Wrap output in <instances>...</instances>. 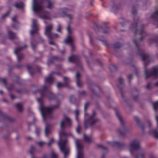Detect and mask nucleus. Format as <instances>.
Returning <instances> with one entry per match:
<instances>
[{
    "label": "nucleus",
    "instance_id": "1",
    "mask_svg": "<svg viewBox=\"0 0 158 158\" xmlns=\"http://www.w3.org/2000/svg\"><path fill=\"white\" fill-rule=\"evenodd\" d=\"M71 124V120L69 118L66 116L64 117L60 123V130L59 132L60 140L58 143V144L60 146L61 151L64 154V158H65L69 154V148L66 145L67 143V140H65L63 141H61V136L63 135H67L64 130L65 125L70 126Z\"/></svg>",
    "mask_w": 158,
    "mask_h": 158
},
{
    "label": "nucleus",
    "instance_id": "2",
    "mask_svg": "<svg viewBox=\"0 0 158 158\" xmlns=\"http://www.w3.org/2000/svg\"><path fill=\"white\" fill-rule=\"evenodd\" d=\"M59 107V105H57L52 107H48L41 106L40 110L44 119L46 118H52V112L54 109Z\"/></svg>",
    "mask_w": 158,
    "mask_h": 158
},
{
    "label": "nucleus",
    "instance_id": "3",
    "mask_svg": "<svg viewBox=\"0 0 158 158\" xmlns=\"http://www.w3.org/2000/svg\"><path fill=\"white\" fill-rule=\"evenodd\" d=\"M116 114L121 123L122 124L121 128L118 129L117 130V132L120 134L123 135L124 133L130 131V129L127 126L123 125L124 121L120 114L118 113H117Z\"/></svg>",
    "mask_w": 158,
    "mask_h": 158
},
{
    "label": "nucleus",
    "instance_id": "4",
    "mask_svg": "<svg viewBox=\"0 0 158 158\" xmlns=\"http://www.w3.org/2000/svg\"><path fill=\"white\" fill-rule=\"evenodd\" d=\"M96 114L95 111H93L92 115L90 116L89 119L85 121V127L86 128L94 125L95 123L99 122V120L94 118V116Z\"/></svg>",
    "mask_w": 158,
    "mask_h": 158
},
{
    "label": "nucleus",
    "instance_id": "5",
    "mask_svg": "<svg viewBox=\"0 0 158 158\" xmlns=\"http://www.w3.org/2000/svg\"><path fill=\"white\" fill-rule=\"evenodd\" d=\"M145 77L148 78L151 76L156 77L158 76V67H155L153 68L151 71H149L147 69L144 70Z\"/></svg>",
    "mask_w": 158,
    "mask_h": 158
},
{
    "label": "nucleus",
    "instance_id": "6",
    "mask_svg": "<svg viewBox=\"0 0 158 158\" xmlns=\"http://www.w3.org/2000/svg\"><path fill=\"white\" fill-rule=\"evenodd\" d=\"M76 144L77 150V158H84L83 148L81 144V141L76 140Z\"/></svg>",
    "mask_w": 158,
    "mask_h": 158
},
{
    "label": "nucleus",
    "instance_id": "7",
    "mask_svg": "<svg viewBox=\"0 0 158 158\" xmlns=\"http://www.w3.org/2000/svg\"><path fill=\"white\" fill-rule=\"evenodd\" d=\"M43 2V0H40L37 1V0H33L32 8L35 12H39L43 8L42 5Z\"/></svg>",
    "mask_w": 158,
    "mask_h": 158
},
{
    "label": "nucleus",
    "instance_id": "8",
    "mask_svg": "<svg viewBox=\"0 0 158 158\" xmlns=\"http://www.w3.org/2000/svg\"><path fill=\"white\" fill-rule=\"evenodd\" d=\"M67 30L68 32V36L67 38L65 40L64 42L65 43L72 44L74 41V38L70 35L72 33L73 30L70 28L69 25L68 26Z\"/></svg>",
    "mask_w": 158,
    "mask_h": 158
},
{
    "label": "nucleus",
    "instance_id": "9",
    "mask_svg": "<svg viewBox=\"0 0 158 158\" xmlns=\"http://www.w3.org/2000/svg\"><path fill=\"white\" fill-rule=\"evenodd\" d=\"M140 148V146L139 141L138 140H134L131 143L129 148L130 152L132 153V151L138 150Z\"/></svg>",
    "mask_w": 158,
    "mask_h": 158
},
{
    "label": "nucleus",
    "instance_id": "10",
    "mask_svg": "<svg viewBox=\"0 0 158 158\" xmlns=\"http://www.w3.org/2000/svg\"><path fill=\"white\" fill-rule=\"evenodd\" d=\"M53 28V25L50 24L46 26L45 34L48 38H51L52 37V30Z\"/></svg>",
    "mask_w": 158,
    "mask_h": 158
},
{
    "label": "nucleus",
    "instance_id": "11",
    "mask_svg": "<svg viewBox=\"0 0 158 158\" xmlns=\"http://www.w3.org/2000/svg\"><path fill=\"white\" fill-rule=\"evenodd\" d=\"M27 47V45L26 44H24L23 47H19L15 50V53L17 55L18 60V61H20L21 60L23 59L24 56L22 54L18 55V54L20 51L26 48Z\"/></svg>",
    "mask_w": 158,
    "mask_h": 158
},
{
    "label": "nucleus",
    "instance_id": "12",
    "mask_svg": "<svg viewBox=\"0 0 158 158\" xmlns=\"http://www.w3.org/2000/svg\"><path fill=\"white\" fill-rule=\"evenodd\" d=\"M37 21L33 19L32 21V30L31 31V34L33 35L36 33L38 30V25Z\"/></svg>",
    "mask_w": 158,
    "mask_h": 158
},
{
    "label": "nucleus",
    "instance_id": "13",
    "mask_svg": "<svg viewBox=\"0 0 158 158\" xmlns=\"http://www.w3.org/2000/svg\"><path fill=\"white\" fill-rule=\"evenodd\" d=\"M64 83L58 82L57 85L58 88H60L63 87L65 86H68V82L69 79L67 77H64Z\"/></svg>",
    "mask_w": 158,
    "mask_h": 158
},
{
    "label": "nucleus",
    "instance_id": "14",
    "mask_svg": "<svg viewBox=\"0 0 158 158\" xmlns=\"http://www.w3.org/2000/svg\"><path fill=\"white\" fill-rule=\"evenodd\" d=\"M81 76L80 74L78 72H77L76 75V82L77 86L79 87H81L83 85L81 81Z\"/></svg>",
    "mask_w": 158,
    "mask_h": 158
},
{
    "label": "nucleus",
    "instance_id": "15",
    "mask_svg": "<svg viewBox=\"0 0 158 158\" xmlns=\"http://www.w3.org/2000/svg\"><path fill=\"white\" fill-rule=\"evenodd\" d=\"M6 120L10 121L11 119L6 114L3 113L1 110H0V120Z\"/></svg>",
    "mask_w": 158,
    "mask_h": 158
},
{
    "label": "nucleus",
    "instance_id": "16",
    "mask_svg": "<svg viewBox=\"0 0 158 158\" xmlns=\"http://www.w3.org/2000/svg\"><path fill=\"white\" fill-rule=\"evenodd\" d=\"M51 126V125L46 124L45 129V133L46 135H48L51 133V130L50 128Z\"/></svg>",
    "mask_w": 158,
    "mask_h": 158
},
{
    "label": "nucleus",
    "instance_id": "17",
    "mask_svg": "<svg viewBox=\"0 0 158 158\" xmlns=\"http://www.w3.org/2000/svg\"><path fill=\"white\" fill-rule=\"evenodd\" d=\"M146 154V152L143 149H142L140 153L136 156L135 158H145Z\"/></svg>",
    "mask_w": 158,
    "mask_h": 158
},
{
    "label": "nucleus",
    "instance_id": "18",
    "mask_svg": "<svg viewBox=\"0 0 158 158\" xmlns=\"http://www.w3.org/2000/svg\"><path fill=\"white\" fill-rule=\"evenodd\" d=\"M84 137L85 141L88 143H91L93 141L92 138L91 137L89 136L84 134Z\"/></svg>",
    "mask_w": 158,
    "mask_h": 158
},
{
    "label": "nucleus",
    "instance_id": "19",
    "mask_svg": "<svg viewBox=\"0 0 158 158\" xmlns=\"http://www.w3.org/2000/svg\"><path fill=\"white\" fill-rule=\"evenodd\" d=\"M150 134L154 135L155 137L157 138H158V133L156 130L154 129H151L149 131Z\"/></svg>",
    "mask_w": 158,
    "mask_h": 158
},
{
    "label": "nucleus",
    "instance_id": "20",
    "mask_svg": "<svg viewBox=\"0 0 158 158\" xmlns=\"http://www.w3.org/2000/svg\"><path fill=\"white\" fill-rule=\"evenodd\" d=\"M52 74H51L49 76L45 79V81L46 83H51L53 81V78Z\"/></svg>",
    "mask_w": 158,
    "mask_h": 158
},
{
    "label": "nucleus",
    "instance_id": "21",
    "mask_svg": "<svg viewBox=\"0 0 158 158\" xmlns=\"http://www.w3.org/2000/svg\"><path fill=\"white\" fill-rule=\"evenodd\" d=\"M134 119L135 121L136 122L137 124L138 125L139 127L143 129V125L142 124H140L139 123L140 120L138 118L136 117H134Z\"/></svg>",
    "mask_w": 158,
    "mask_h": 158
},
{
    "label": "nucleus",
    "instance_id": "22",
    "mask_svg": "<svg viewBox=\"0 0 158 158\" xmlns=\"http://www.w3.org/2000/svg\"><path fill=\"white\" fill-rule=\"evenodd\" d=\"M78 59V57L76 56H72L69 57V60L70 62H73L76 61Z\"/></svg>",
    "mask_w": 158,
    "mask_h": 158
},
{
    "label": "nucleus",
    "instance_id": "23",
    "mask_svg": "<svg viewBox=\"0 0 158 158\" xmlns=\"http://www.w3.org/2000/svg\"><path fill=\"white\" fill-rule=\"evenodd\" d=\"M14 6L17 8H23L24 5L22 2H16Z\"/></svg>",
    "mask_w": 158,
    "mask_h": 158
},
{
    "label": "nucleus",
    "instance_id": "24",
    "mask_svg": "<svg viewBox=\"0 0 158 158\" xmlns=\"http://www.w3.org/2000/svg\"><path fill=\"white\" fill-rule=\"evenodd\" d=\"M15 106L19 111H21L23 109V107L22 105L20 103H16Z\"/></svg>",
    "mask_w": 158,
    "mask_h": 158
},
{
    "label": "nucleus",
    "instance_id": "25",
    "mask_svg": "<svg viewBox=\"0 0 158 158\" xmlns=\"http://www.w3.org/2000/svg\"><path fill=\"white\" fill-rule=\"evenodd\" d=\"M8 36L9 38L11 39H14L16 38L15 34L11 31L8 32Z\"/></svg>",
    "mask_w": 158,
    "mask_h": 158
},
{
    "label": "nucleus",
    "instance_id": "26",
    "mask_svg": "<svg viewBox=\"0 0 158 158\" xmlns=\"http://www.w3.org/2000/svg\"><path fill=\"white\" fill-rule=\"evenodd\" d=\"M141 55L142 56V59L143 61L147 60L149 59V56L147 54L143 53L142 54H141Z\"/></svg>",
    "mask_w": 158,
    "mask_h": 158
},
{
    "label": "nucleus",
    "instance_id": "27",
    "mask_svg": "<svg viewBox=\"0 0 158 158\" xmlns=\"http://www.w3.org/2000/svg\"><path fill=\"white\" fill-rule=\"evenodd\" d=\"M152 105L154 110H156L158 109V101L153 103Z\"/></svg>",
    "mask_w": 158,
    "mask_h": 158
},
{
    "label": "nucleus",
    "instance_id": "28",
    "mask_svg": "<svg viewBox=\"0 0 158 158\" xmlns=\"http://www.w3.org/2000/svg\"><path fill=\"white\" fill-rule=\"evenodd\" d=\"M121 47L120 45L118 43H115L112 45V48L114 49H116Z\"/></svg>",
    "mask_w": 158,
    "mask_h": 158
},
{
    "label": "nucleus",
    "instance_id": "29",
    "mask_svg": "<svg viewBox=\"0 0 158 158\" xmlns=\"http://www.w3.org/2000/svg\"><path fill=\"white\" fill-rule=\"evenodd\" d=\"M51 158H58V155L54 152H52L51 154Z\"/></svg>",
    "mask_w": 158,
    "mask_h": 158
},
{
    "label": "nucleus",
    "instance_id": "30",
    "mask_svg": "<svg viewBox=\"0 0 158 158\" xmlns=\"http://www.w3.org/2000/svg\"><path fill=\"white\" fill-rule=\"evenodd\" d=\"M35 151V148L33 147L32 146L31 148V149L29 151L30 153L32 155H33Z\"/></svg>",
    "mask_w": 158,
    "mask_h": 158
},
{
    "label": "nucleus",
    "instance_id": "31",
    "mask_svg": "<svg viewBox=\"0 0 158 158\" xmlns=\"http://www.w3.org/2000/svg\"><path fill=\"white\" fill-rule=\"evenodd\" d=\"M152 17L154 18H156L157 21L158 22V10L152 15Z\"/></svg>",
    "mask_w": 158,
    "mask_h": 158
},
{
    "label": "nucleus",
    "instance_id": "32",
    "mask_svg": "<svg viewBox=\"0 0 158 158\" xmlns=\"http://www.w3.org/2000/svg\"><path fill=\"white\" fill-rule=\"evenodd\" d=\"M27 69L28 71H29L31 74L33 75V73L32 72V71L33 70L32 68L30 66H27Z\"/></svg>",
    "mask_w": 158,
    "mask_h": 158
},
{
    "label": "nucleus",
    "instance_id": "33",
    "mask_svg": "<svg viewBox=\"0 0 158 158\" xmlns=\"http://www.w3.org/2000/svg\"><path fill=\"white\" fill-rule=\"evenodd\" d=\"M89 106V103H86L85 104V115H86L87 114V113H86V110L87 109V108Z\"/></svg>",
    "mask_w": 158,
    "mask_h": 158
},
{
    "label": "nucleus",
    "instance_id": "34",
    "mask_svg": "<svg viewBox=\"0 0 158 158\" xmlns=\"http://www.w3.org/2000/svg\"><path fill=\"white\" fill-rule=\"evenodd\" d=\"M110 70L112 71H114L116 70V66L114 65H111L110 67Z\"/></svg>",
    "mask_w": 158,
    "mask_h": 158
},
{
    "label": "nucleus",
    "instance_id": "35",
    "mask_svg": "<svg viewBox=\"0 0 158 158\" xmlns=\"http://www.w3.org/2000/svg\"><path fill=\"white\" fill-rule=\"evenodd\" d=\"M75 114L76 115V118L77 120L78 121V116L79 114V111L78 110H77L75 111Z\"/></svg>",
    "mask_w": 158,
    "mask_h": 158
},
{
    "label": "nucleus",
    "instance_id": "36",
    "mask_svg": "<svg viewBox=\"0 0 158 158\" xmlns=\"http://www.w3.org/2000/svg\"><path fill=\"white\" fill-rule=\"evenodd\" d=\"M54 142V139H51L49 141L47 145L48 146L50 147L51 144L53 143Z\"/></svg>",
    "mask_w": 158,
    "mask_h": 158
},
{
    "label": "nucleus",
    "instance_id": "37",
    "mask_svg": "<svg viewBox=\"0 0 158 158\" xmlns=\"http://www.w3.org/2000/svg\"><path fill=\"white\" fill-rule=\"evenodd\" d=\"M52 37L51 38H49L50 40L52 39L55 38H57L58 36V35L57 34H53L52 33Z\"/></svg>",
    "mask_w": 158,
    "mask_h": 158
},
{
    "label": "nucleus",
    "instance_id": "38",
    "mask_svg": "<svg viewBox=\"0 0 158 158\" xmlns=\"http://www.w3.org/2000/svg\"><path fill=\"white\" fill-rule=\"evenodd\" d=\"M47 89V87L45 85H44L43 86V89L42 90V91H41V95L42 96H44V94L43 93V91L44 90H46Z\"/></svg>",
    "mask_w": 158,
    "mask_h": 158
},
{
    "label": "nucleus",
    "instance_id": "39",
    "mask_svg": "<svg viewBox=\"0 0 158 158\" xmlns=\"http://www.w3.org/2000/svg\"><path fill=\"white\" fill-rule=\"evenodd\" d=\"M145 127L147 126L149 127H150L151 126V123L149 121H148L145 123Z\"/></svg>",
    "mask_w": 158,
    "mask_h": 158
},
{
    "label": "nucleus",
    "instance_id": "40",
    "mask_svg": "<svg viewBox=\"0 0 158 158\" xmlns=\"http://www.w3.org/2000/svg\"><path fill=\"white\" fill-rule=\"evenodd\" d=\"M0 82L1 83L2 82L4 85H5L6 83V80L5 79L1 78Z\"/></svg>",
    "mask_w": 158,
    "mask_h": 158
},
{
    "label": "nucleus",
    "instance_id": "41",
    "mask_svg": "<svg viewBox=\"0 0 158 158\" xmlns=\"http://www.w3.org/2000/svg\"><path fill=\"white\" fill-rule=\"evenodd\" d=\"M119 81L120 84H123L124 83V80L122 78H120L119 79Z\"/></svg>",
    "mask_w": 158,
    "mask_h": 158
},
{
    "label": "nucleus",
    "instance_id": "42",
    "mask_svg": "<svg viewBox=\"0 0 158 158\" xmlns=\"http://www.w3.org/2000/svg\"><path fill=\"white\" fill-rule=\"evenodd\" d=\"M99 39L101 40V41H102L103 43V44L106 46L108 47V44L107 42V41L104 40H102L100 39Z\"/></svg>",
    "mask_w": 158,
    "mask_h": 158
},
{
    "label": "nucleus",
    "instance_id": "43",
    "mask_svg": "<svg viewBox=\"0 0 158 158\" xmlns=\"http://www.w3.org/2000/svg\"><path fill=\"white\" fill-rule=\"evenodd\" d=\"M61 26L59 24L58 26V28L57 29V31L58 32H61Z\"/></svg>",
    "mask_w": 158,
    "mask_h": 158
},
{
    "label": "nucleus",
    "instance_id": "44",
    "mask_svg": "<svg viewBox=\"0 0 158 158\" xmlns=\"http://www.w3.org/2000/svg\"><path fill=\"white\" fill-rule=\"evenodd\" d=\"M81 126L79 125H78L77 126V129H76L78 133H80V131L81 130Z\"/></svg>",
    "mask_w": 158,
    "mask_h": 158
},
{
    "label": "nucleus",
    "instance_id": "45",
    "mask_svg": "<svg viewBox=\"0 0 158 158\" xmlns=\"http://www.w3.org/2000/svg\"><path fill=\"white\" fill-rule=\"evenodd\" d=\"M38 144L41 147L44 144V143L43 142H38Z\"/></svg>",
    "mask_w": 158,
    "mask_h": 158
},
{
    "label": "nucleus",
    "instance_id": "46",
    "mask_svg": "<svg viewBox=\"0 0 158 158\" xmlns=\"http://www.w3.org/2000/svg\"><path fill=\"white\" fill-rule=\"evenodd\" d=\"M17 17L16 16H14L12 18V20L14 22H16V19H17Z\"/></svg>",
    "mask_w": 158,
    "mask_h": 158
},
{
    "label": "nucleus",
    "instance_id": "47",
    "mask_svg": "<svg viewBox=\"0 0 158 158\" xmlns=\"http://www.w3.org/2000/svg\"><path fill=\"white\" fill-rule=\"evenodd\" d=\"M67 16L70 19H72L73 17V15H67Z\"/></svg>",
    "mask_w": 158,
    "mask_h": 158
},
{
    "label": "nucleus",
    "instance_id": "48",
    "mask_svg": "<svg viewBox=\"0 0 158 158\" xmlns=\"http://www.w3.org/2000/svg\"><path fill=\"white\" fill-rule=\"evenodd\" d=\"M8 14H9L8 13H6L5 14H4V15H3L2 16V19L5 18L8 15Z\"/></svg>",
    "mask_w": 158,
    "mask_h": 158
},
{
    "label": "nucleus",
    "instance_id": "49",
    "mask_svg": "<svg viewBox=\"0 0 158 158\" xmlns=\"http://www.w3.org/2000/svg\"><path fill=\"white\" fill-rule=\"evenodd\" d=\"M34 41L33 42H32L31 43V44L32 45V48L34 49L35 48V47L36 46L34 44Z\"/></svg>",
    "mask_w": 158,
    "mask_h": 158
},
{
    "label": "nucleus",
    "instance_id": "50",
    "mask_svg": "<svg viewBox=\"0 0 158 158\" xmlns=\"http://www.w3.org/2000/svg\"><path fill=\"white\" fill-rule=\"evenodd\" d=\"M10 97L12 99H15L16 98L15 96L14 95H13L12 94H10Z\"/></svg>",
    "mask_w": 158,
    "mask_h": 158
},
{
    "label": "nucleus",
    "instance_id": "51",
    "mask_svg": "<svg viewBox=\"0 0 158 158\" xmlns=\"http://www.w3.org/2000/svg\"><path fill=\"white\" fill-rule=\"evenodd\" d=\"M151 86V85L150 83H148L147 86V88L148 89H149Z\"/></svg>",
    "mask_w": 158,
    "mask_h": 158
},
{
    "label": "nucleus",
    "instance_id": "52",
    "mask_svg": "<svg viewBox=\"0 0 158 158\" xmlns=\"http://www.w3.org/2000/svg\"><path fill=\"white\" fill-rule=\"evenodd\" d=\"M50 96H52V97H50L49 96H48V98H49V99H52L54 97V95H53V94H52V93L50 94Z\"/></svg>",
    "mask_w": 158,
    "mask_h": 158
},
{
    "label": "nucleus",
    "instance_id": "53",
    "mask_svg": "<svg viewBox=\"0 0 158 158\" xmlns=\"http://www.w3.org/2000/svg\"><path fill=\"white\" fill-rule=\"evenodd\" d=\"M115 144L118 147H120V143L118 142H114Z\"/></svg>",
    "mask_w": 158,
    "mask_h": 158
},
{
    "label": "nucleus",
    "instance_id": "54",
    "mask_svg": "<svg viewBox=\"0 0 158 158\" xmlns=\"http://www.w3.org/2000/svg\"><path fill=\"white\" fill-rule=\"evenodd\" d=\"M136 10H135V9H134V8H133L132 9V13L133 14H136Z\"/></svg>",
    "mask_w": 158,
    "mask_h": 158
},
{
    "label": "nucleus",
    "instance_id": "55",
    "mask_svg": "<svg viewBox=\"0 0 158 158\" xmlns=\"http://www.w3.org/2000/svg\"><path fill=\"white\" fill-rule=\"evenodd\" d=\"M139 34L141 35H143V34L144 33V32L143 31V30H142L140 31L139 32Z\"/></svg>",
    "mask_w": 158,
    "mask_h": 158
},
{
    "label": "nucleus",
    "instance_id": "56",
    "mask_svg": "<svg viewBox=\"0 0 158 158\" xmlns=\"http://www.w3.org/2000/svg\"><path fill=\"white\" fill-rule=\"evenodd\" d=\"M49 43L51 45H55V43L52 40H51L49 42Z\"/></svg>",
    "mask_w": 158,
    "mask_h": 158
},
{
    "label": "nucleus",
    "instance_id": "57",
    "mask_svg": "<svg viewBox=\"0 0 158 158\" xmlns=\"http://www.w3.org/2000/svg\"><path fill=\"white\" fill-rule=\"evenodd\" d=\"M43 18L46 19H49V17L48 16L44 15L43 16Z\"/></svg>",
    "mask_w": 158,
    "mask_h": 158
},
{
    "label": "nucleus",
    "instance_id": "58",
    "mask_svg": "<svg viewBox=\"0 0 158 158\" xmlns=\"http://www.w3.org/2000/svg\"><path fill=\"white\" fill-rule=\"evenodd\" d=\"M133 98L135 100H136L138 98V96H133Z\"/></svg>",
    "mask_w": 158,
    "mask_h": 158
},
{
    "label": "nucleus",
    "instance_id": "59",
    "mask_svg": "<svg viewBox=\"0 0 158 158\" xmlns=\"http://www.w3.org/2000/svg\"><path fill=\"white\" fill-rule=\"evenodd\" d=\"M132 77H133V75H131V74L130 75L128 76V78L130 79H131V78H132Z\"/></svg>",
    "mask_w": 158,
    "mask_h": 158
},
{
    "label": "nucleus",
    "instance_id": "60",
    "mask_svg": "<svg viewBox=\"0 0 158 158\" xmlns=\"http://www.w3.org/2000/svg\"><path fill=\"white\" fill-rule=\"evenodd\" d=\"M40 130L39 129H37L36 130V134L38 135L39 133H40Z\"/></svg>",
    "mask_w": 158,
    "mask_h": 158
},
{
    "label": "nucleus",
    "instance_id": "61",
    "mask_svg": "<svg viewBox=\"0 0 158 158\" xmlns=\"http://www.w3.org/2000/svg\"><path fill=\"white\" fill-rule=\"evenodd\" d=\"M155 118H156V120L157 121V126L158 127V116H155Z\"/></svg>",
    "mask_w": 158,
    "mask_h": 158
},
{
    "label": "nucleus",
    "instance_id": "62",
    "mask_svg": "<svg viewBox=\"0 0 158 158\" xmlns=\"http://www.w3.org/2000/svg\"><path fill=\"white\" fill-rule=\"evenodd\" d=\"M134 43L135 44L136 46H137V44L138 43V41L136 40H134Z\"/></svg>",
    "mask_w": 158,
    "mask_h": 158
},
{
    "label": "nucleus",
    "instance_id": "63",
    "mask_svg": "<svg viewBox=\"0 0 158 158\" xmlns=\"http://www.w3.org/2000/svg\"><path fill=\"white\" fill-rule=\"evenodd\" d=\"M99 147L102 148V149H106V148H105L102 145H100L99 146Z\"/></svg>",
    "mask_w": 158,
    "mask_h": 158
},
{
    "label": "nucleus",
    "instance_id": "64",
    "mask_svg": "<svg viewBox=\"0 0 158 158\" xmlns=\"http://www.w3.org/2000/svg\"><path fill=\"white\" fill-rule=\"evenodd\" d=\"M21 66H22L21 65H17V67L18 68H20Z\"/></svg>",
    "mask_w": 158,
    "mask_h": 158
}]
</instances>
